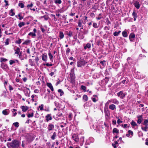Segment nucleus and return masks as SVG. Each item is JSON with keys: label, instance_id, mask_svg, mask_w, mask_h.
I'll use <instances>...</instances> for the list:
<instances>
[{"label": "nucleus", "instance_id": "f257e3e1", "mask_svg": "<svg viewBox=\"0 0 148 148\" xmlns=\"http://www.w3.org/2000/svg\"><path fill=\"white\" fill-rule=\"evenodd\" d=\"M20 144V143L18 140H14L12 143H8L7 145L8 147H18Z\"/></svg>", "mask_w": 148, "mask_h": 148}, {"label": "nucleus", "instance_id": "f03ea898", "mask_svg": "<svg viewBox=\"0 0 148 148\" xmlns=\"http://www.w3.org/2000/svg\"><path fill=\"white\" fill-rule=\"evenodd\" d=\"M74 69H71V72L70 74L71 79L70 80V82L72 84H74L75 81V75L74 74Z\"/></svg>", "mask_w": 148, "mask_h": 148}, {"label": "nucleus", "instance_id": "7ed1b4c3", "mask_svg": "<svg viewBox=\"0 0 148 148\" xmlns=\"http://www.w3.org/2000/svg\"><path fill=\"white\" fill-rule=\"evenodd\" d=\"M126 94L123 92V91H121L118 92L117 94L118 97L121 99H123L125 96Z\"/></svg>", "mask_w": 148, "mask_h": 148}, {"label": "nucleus", "instance_id": "20e7f679", "mask_svg": "<svg viewBox=\"0 0 148 148\" xmlns=\"http://www.w3.org/2000/svg\"><path fill=\"white\" fill-rule=\"evenodd\" d=\"M133 3L135 7L137 9H138L140 7V4L139 2L137 1L134 0Z\"/></svg>", "mask_w": 148, "mask_h": 148}, {"label": "nucleus", "instance_id": "39448f33", "mask_svg": "<svg viewBox=\"0 0 148 148\" xmlns=\"http://www.w3.org/2000/svg\"><path fill=\"white\" fill-rule=\"evenodd\" d=\"M83 65V59L80 58L77 62V66L79 67L82 66Z\"/></svg>", "mask_w": 148, "mask_h": 148}, {"label": "nucleus", "instance_id": "423d86ee", "mask_svg": "<svg viewBox=\"0 0 148 148\" xmlns=\"http://www.w3.org/2000/svg\"><path fill=\"white\" fill-rule=\"evenodd\" d=\"M72 138L75 141L77 142L79 141V138L78 136L75 134H73L72 136Z\"/></svg>", "mask_w": 148, "mask_h": 148}, {"label": "nucleus", "instance_id": "0eeeda50", "mask_svg": "<svg viewBox=\"0 0 148 148\" xmlns=\"http://www.w3.org/2000/svg\"><path fill=\"white\" fill-rule=\"evenodd\" d=\"M10 110L8 109H5L2 111V113L3 114L5 115H8L10 113Z\"/></svg>", "mask_w": 148, "mask_h": 148}, {"label": "nucleus", "instance_id": "6e6552de", "mask_svg": "<svg viewBox=\"0 0 148 148\" xmlns=\"http://www.w3.org/2000/svg\"><path fill=\"white\" fill-rule=\"evenodd\" d=\"M129 37L130 41H133L135 38V35L134 33H131L130 34Z\"/></svg>", "mask_w": 148, "mask_h": 148}, {"label": "nucleus", "instance_id": "1a4fd4ad", "mask_svg": "<svg viewBox=\"0 0 148 148\" xmlns=\"http://www.w3.org/2000/svg\"><path fill=\"white\" fill-rule=\"evenodd\" d=\"M54 126L52 124H50L48 126L47 129L49 131L52 130L53 129Z\"/></svg>", "mask_w": 148, "mask_h": 148}, {"label": "nucleus", "instance_id": "9d476101", "mask_svg": "<svg viewBox=\"0 0 148 148\" xmlns=\"http://www.w3.org/2000/svg\"><path fill=\"white\" fill-rule=\"evenodd\" d=\"M133 132L132 131L129 130L128 131V134H126V136L128 137L131 138L133 135Z\"/></svg>", "mask_w": 148, "mask_h": 148}, {"label": "nucleus", "instance_id": "9b49d317", "mask_svg": "<svg viewBox=\"0 0 148 148\" xmlns=\"http://www.w3.org/2000/svg\"><path fill=\"white\" fill-rule=\"evenodd\" d=\"M142 115L138 116H137V118H138V120L137 121V123L138 124H140L142 120Z\"/></svg>", "mask_w": 148, "mask_h": 148}, {"label": "nucleus", "instance_id": "f8f14e48", "mask_svg": "<svg viewBox=\"0 0 148 148\" xmlns=\"http://www.w3.org/2000/svg\"><path fill=\"white\" fill-rule=\"evenodd\" d=\"M47 86L49 87L51 90L53 91L54 90L53 86L51 83H47Z\"/></svg>", "mask_w": 148, "mask_h": 148}, {"label": "nucleus", "instance_id": "ddd939ff", "mask_svg": "<svg viewBox=\"0 0 148 148\" xmlns=\"http://www.w3.org/2000/svg\"><path fill=\"white\" fill-rule=\"evenodd\" d=\"M94 141V139L92 137H90L88 139L86 140V143L88 144L91 142H93Z\"/></svg>", "mask_w": 148, "mask_h": 148}, {"label": "nucleus", "instance_id": "4468645a", "mask_svg": "<svg viewBox=\"0 0 148 148\" xmlns=\"http://www.w3.org/2000/svg\"><path fill=\"white\" fill-rule=\"evenodd\" d=\"M131 125L132 126V127L134 128L135 127H138V125L136 122L134 121H132L131 123Z\"/></svg>", "mask_w": 148, "mask_h": 148}, {"label": "nucleus", "instance_id": "2eb2a0df", "mask_svg": "<svg viewBox=\"0 0 148 148\" xmlns=\"http://www.w3.org/2000/svg\"><path fill=\"white\" fill-rule=\"evenodd\" d=\"M47 56L46 53H44L42 54V60L44 61H46L47 60Z\"/></svg>", "mask_w": 148, "mask_h": 148}, {"label": "nucleus", "instance_id": "dca6fc26", "mask_svg": "<svg viewBox=\"0 0 148 148\" xmlns=\"http://www.w3.org/2000/svg\"><path fill=\"white\" fill-rule=\"evenodd\" d=\"M16 47V49L14 50V51H15V54L19 55L20 52V48L17 47Z\"/></svg>", "mask_w": 148, "mask_h": 148}, {"label": "nucleus", "instance_id": "f3484780", "mask_svg": "<svg viewBox=\"0 0 148 148\" xmlns=\"http://www.w3.org/2000/svg\"><path fill=\"white\" fill-rule=\"evenodd\" d=\"M21 109L23 112H25L29 108L27 106H23L21 107Z\"/></svg>", "mask_w": 148, "mask_h": 148}, {"label": "nucleus", "instance_id": "a211bd4d", "mask_svg": "<svg viewBox=\"0 0 148 148\" xmlns=\"http://www.w3.org/2000/svg\"><path fill=\"white\" fill-rule=\"evenodd\" d=\"M109 108L112 110H114L116 109L115 106L113 104H112L109 106Z\"/></svg>", "mask_w": 148, "mask_h": 148}, {"label": "nucleus", "instance_id": "6ab92c4d", "mask_svg": "<svg viewBox=\"0 0 148 148\" xmlns=\"http://www.w3.org/2000/svg\"><path fill=\"white\" fill-rule=\"evenodd\" d=\"M112 102L118 105L119 103V101L116 99H112Z\"/></svg>", "mask_w": 148, "mask_h": 148}, {"label": "nucleus", "instance_id": "aec40b11", "mask_svg": "<svg viewBox=\"0 0 148 148\" xmlns=\"http://www.w3.org/2000/svg\"><path fill=\"white\" fill-rule=\"evenodd\" d=\"M127 61L130 65H131L133 62V60L130 57H128L127 59Z\"/></svg>", "mask_w": 148, "mask_h": 148}, {"label": "nucleus", "instance_id": "412c9836", "mask_svg": "<svg viewBox=\"0 0 148 148\" xmlns=\"http://www.w3.org/2000/svg\"><path fill=\"white\" fill-rule=\"evenodd\" d=\"M46 121L47 122H48L49 121L51 120L52 119V117L51 115L49 114H47L46 116Z\"/></svg>", "mask_w": 148, "mask_h": 148}, {"label": "nucleus", "instance_id": "4be33fe9", "mask_svg": "<svg viewBox=\"0 0 148 148\" xmlns=\"http://www.w3.org/2000/svg\"><path fill=\"white\" fill-rule=\"evenodd\" d=\"M141 129L142 130L145 131H148V126H145V127L142 126L141 127Z\"/></svg>", "mask_w": 148, "mask_h": 148}, {"label": "nucleus", "instance_id": "5701e85b", "mask_svg": "<svg viewBox=\"0 0 148 148\" xmlns=\"http://www.w3.org/2000/svg\"><path fill=\"white\" fill-rule=\"evenodd\" d=\"M59 37L60 39L63 38L64 37L63 33L61 32H60Z\"/></svg>", "mask_w": 148, "mask_h": 148}, {"label": "nucleus", "instance_id": "b1692460", "mask_svg": "<svg viewBox=\"0 0 148 148\" xmlns=\"http://www.w3.org/2000/svg\"><path fill=\"white\" fill-rule=\"evenodd\" d=\"M1 67L3 69H6L7 68L8 66L6 64L2 63L1 64Z\"/></svg>", "mask_w": 148, "mask_h": 148}, {"label": "nucleus", "instance_id": "393cba45", "mask_svg": "<svg viewBox=\"0 0 148 148\" xmlns=\"http://www.w3.org/2000/svg\"><path fill=\"white\" fill-rule=\"evenodd\" d=\"M28 35L31 36L33 38H34L35 37H36V34L33 32H30L28 34Z\"/></svg>", "mask_w": 148, "mask_h": 148}, {"label": "nucleus", "instance_id": "a878e982", "mask_svg": "<svg viewBox=\"0 0 148 148\" xmlns=\"http://www.w3.org/2000/svg\"><path fill=\"white\" fill-rule=\"evenodd\" d=\"M15 14V13L14 12V10L11 9L9 12L10 15L11 16H14Z\"/></svg>", "mask_w": 148, "mask_h": 148}, {"label": "nucleus", "instance_id": "bb28decb", "mask_svg": "<svg viewBox=\"0 0 148 148\" xmlns=\"http://www.w3.org/2000/svg\"><path fill=\"white\" fill-rule=\"evenodd\" d=\"M64 10L63 8H62L61 9L57 10L56 12L58 13H62L64 12Z\"/></svg>", "mask_w": 148, "mask_h": 148}, {"label": "nucleus", "instance_id": "cd10ccee", "mask_svg": "<svg viewBox=\"0 0 148 148\" xmlns=\"http://www.w3.org/2000/svg\"><path fill=\"white\" fill-rule=\"evenodd\" d=\"M122 35L124 37H127L128 36V34L126 31H124L122 32Z\"/></svg>", "mask_w": 148, "mask_h": 148}, {"label": "nucleus", "instance_id": "c85d7f7f", "mask_svg": "<svg viewBox=\"0 0 148 148\" xmlns=\"http://www.w3.org/2000/svg\"><path fill=\"white\" fill-rule=\"evenodd\" d=\"M90 44L89 43H88L86 44V45L84 47V48L85 49H86L87 48L89 49L90 48Z\"/></svg>", "mask_w": 148, "mask_h": 148}, {"label": "nucleus", "instance_id": "c756f323", "mask_svg": "<svg viewBox=\"0 0 148 148\" xmlns=\"http://www.w3.org/2000/svg\"><path fill=\"white\" fill-rule=\"evenodd\" d=\"M54 3L57 4H61L62 1L61 0H55L54 1Z\"/></svg>", "mask_w": 148, "mask_h": 148}, {"label": "nucleus", "instance_id": "7c9ffc66", "mask_svg": "<svg viewBox=\"0 0 148 148\" xmlns=\"http://www.w3.org/2000/svg\"><path fill=\"white\" fill-rule=\"evenodd\" d=\"M113 133H115L116 134H118L119 133V130L117 128H114L113 130Z\"/></svg>", "mask_w": 148, "mask_h": 148}, {"label": "nucleus", "instance_id": "2f4dec72", "mask_svg": "<svg viewBox=\"0 0 148 148\" xmlns=\"http://www.w3.org/2000/svg\"><path fill=\"white\" fill-rule=\"evenodd\" d=\"M148 120L145 119L143 123V125L145 126H148Z\"/></svg>", "mask_w": 148, "mask_h": 148}, {"label": "nucleus", "instance_id": "473e14b6", "mask_svg": "<svg viewBox=\"0 0 148 148\" xmlns=\"http://www.w3.org/2000/svg\"><path fill=\"white\" fill-rule=\"evenodd\" d=\"M56 134L55 132L53 133V135L51 137V138L52 140L55 139L56 137Z\"/></svg>", "mask_w": 148, "mask_h": 148}, {"label": "nucleus", "instance_id": "72a5a7b5", "mask_svg": "<svg viewBox=\"0 0 148 148\" xmlns=\"http://www.w3.org/2000/svg\"><path fill=\"white\" fill-rule=\"evenodd\" d=\"M25 25V23L23 22H21L19 23L18 24V26L20 27H21L22 26H24Z\"/></svg>", "mask_w": 148, "mask_h": 148}, {"label": "nucleus", "instance_id": "f704fd0d", "mask_svg": "<svg viewBox=\"0 0 148 148\" xmlns=\"http://www.w3.org/2000/svg\"><path fill=\"white\" fill-rule=\"evenodd\" d=\"M121 32V31H119L118 32L116 31L114 33L113 35L114 36H117Z\"/></svg>", "mask_w": 148, "mask_h": 148}, {"label": "nucleus", "instance_id": "c9c22d12", "mask_svg": "<svg viewBox=\"0 0 148 148\" xmlns=\"http://www.w3.org/2000/svg\"><path fill=\"white\" fill-rule=\"evenodd\" d=\"M67 35L70 37H71L73 35V32L71 31H70L69 32H67Z\"/></svg>", "mask_w": 148, "mask_h": 148}, {"label": "nucleus", "instance_id": "e433bc0d", "mask_svg": "<svg viewBox=\"0 0 148 148\" xmlns=\"http://www.w3.org/2000/svg\"><path fill=\"white\" fill-rule=\"evenodd\" d=\"M13 125L16 127H18L19 126V123L18 122H16L13 123Z\"/></svg>", "mask_w": 148, "mask_h": 148}, {"label": "nucleus", "instance_id": "4c0bfd02", "mask_svg": "<svg viewBox=\"0 0 148 148\" xmlns=\"http://www.w3.org/2000/svg\"><path fill=\"white\" fill-rule=\"evenodd\" d=\"M48 55L50 59L51 60L53 58V56L52 54L51 53V52H49L48 53Z\"/></svg>", "mask_w": 148, "mask_h": 148}, {"label": "nucleus", "instance_id": "58836bf2", "mask_svg": "<svg viewBox=\"0 0 148 148\" xmlns=\"http://www.w3.org/2000/svg\"><path fill=\"white\" fill-rule=\"evenodd\" d=\"M10 39L9 38H7L6 40V41L5 42V45H8L9 44V42Z\"/></svg>", "mask_w": 148, "mask_h": 148}, {"label": "nucleus", "instance_id": "ea45409f", "mask_svg": "<svg viewBox=\"0 0 148 148\" xmlns=\"http://www.w3.org/2000/svg\"><path fill=\"white\" fill-rule=\"evenodd\" d=\"M44 105L43 104H41V105L39 106H38V108L40 109L41 111H42L44 110Z\"/></svg>", "mask_w": 148, "mask_h": 148}, {"label": "nucleus", "instance_id": "a19ab883", "mask_svg": "<svg viewBox=\"0 0 148 148\" xmlns=\"http://www.w3.org/2000/svg\"><path fill=\"white\" fill-rule=\"evenodd\" d=\"M73 115L72 114L70 113L69 115V121L71 120L72 118Z\"/></svg>", "mask_w": 148, "mask_h": 148}, {"label": "nucleus", "instance_id": "79ce46f5", "mask_svg": "<svg viewBox=\"0 0 148 148\" xmlns=\"http://www.w3.org/2000/svg\"><path fill=\"white\" fill-rule=\"evenodd\" d=\"M33 5V4L31 3L30 4L27 5V7L28 9H29V8H32Z\"/></svg>", "mask_w": 148, "mask_h": 148}, {"label": "nucleus", "instance_id": "37998d69", "mask_svg": "<svg viewBox=\"0 0 148 148\" xmlns=\"http://www.w3.org/2000/svg\"><path fill=\"white\" fill-rule=\"evenodd\" d=\"M19 6L21 8H23L24 7V4L22 3H19Z\"/></svg>", "mask_w": 148, "mask_h": 148}, {"label": "nucleus", "instance_id": "c03bdc74", "mask_svg": "<svg viewBox=\"0 0 148 148\" xmlns=\"http://www.w3.org/2000/svg\"><path fill=\"white\" fill-rule=\"evenodd\" d=\"M111 102H112L111 99L110 100H108L106 103V105L108 106L110 103H111Z\"/></svg>", "mask_w": 148, "mask_h": 148}, {"label": "nucleus", "instance_id": "a18cd8bd", "mask_svg": "<svg viewBox=\"0 0 148 148\" xmlns=\"http://www.w3.org/2000/svg\"><path fill=\"white\" fill-rule=\"evenodd\" d=\"M28 118L32 117H33L34 116V113L32 112L31 114H29L27 115Z\"/></svg>", "mask_w": 148, "mask_h": 148}, {"label": "nucleus", "instance_id": "49530a36", "mask_svg": "<svg viewBox=\"0 0 148 148\" xmlns=\"http://www.w3.org/2000/svg\"><path fill=\"white\" fill-rule=\"evenodd\" d=\"M9 62H10V65H12L13 64L15 63V60H10Z\"/></svg>", "mask_w": 148, "mask_h": 148}, {"label": "nucleus", "instance_id": "de8ad7c7", "mask_svg": "<svg viewBox=\"0 0 148 148\" xmlns=\"http://www.w3.org/2000/svg\"><path fill=\"white\" fill-rule=\"evenodd\" d=\"M55 71L54 72H51L50 74L49 75L51 76L52 77L53 75H54L55 72H56V69H54Z\"/></svg>", "mask_w": 148, "mask_h": 148}, {"label": "nucleus", "instance_id": "09e8293b", "mask_svg": "<svg viewBox=\"0 0 148 148\" xmlns=\"http://www.w3.org/2000/svg\"><path fill=\"white\" fill-rule=\"evenodd\" d=\"M21 42V39H19L18 40H17L15 42V43L17 44H20Z\"/></svg>", "mask_w": 148, "mask_h": 148}, {"label": "nucleus", "instance_id": "8fccbe9b", "mask_svg": "<svg viewBox=\"0 0 148 148\" xmlns=\"http://www.w3.org/2000/svg\"><path fill=\"white\" fill-rule=\"evenodd\" d=\"M132 15L133 17H137V14L134 12L132 13Z\"/></svg>", "mask_w": 148, "mask_h": 148}, {"label": "nucleus", "instance_id": "3c124183", "mask_svg": "<svg viewBox=\"0 0 148 148\" xmlns=\"http://www.w3.org/2000/svg\"><path fill=\"white\" fill-rule=\"evenodd\" d=\"M93 26L95 28H97L98 27L97 24V23H93Z\"/></svg>", "mask_w": 148, "mask_h": 148}, {"label": "nucleus", "instance_id": "603ef678", "mask_svg": "<svg viewBox=\"0 0 148 148\" xmlns=\"http://www.w3.org/2000/svg\"><path fill=\"white\" fill-rule=\"evenodd\" d=\"M4 2L5 3V6H8L9 5L8 3V1L5 0Z\"/></svg>", "mask_w": 148, "mask_h": 148}, {"label": "nucleus", "instance_id": "864d4df0", "mask_svg": "<svg viewBox=\"0 0 148 148\" xmlns=\"http://www.w3.org/2000/svg\"><path fill=\"white\" fill-rule=\"evenodd\" d=\"M25 95L26 96L28 97L29 96V94L28 92V91H25Z\"/></svg>", "mask_w": 148, "mask_h": 148}, {"label": "nucleus", "instance_id": "5fc2aeb1", "mask_svg": "<svg viewBox=\"0 0 148 148\" xmlns=\"http://www.w3.org/2000/svg\"><path fill=\"white\" fill-rule=\"evenodd\" d=\"M88 97L87 95H84V100L85 101H86L88 100Z\"/></svg>", "mask_w": 148, "mask_h": 148}, {"label": "nucleus", "instance_id": "6e6d98bb", "mask_svg": "<svg viewBox=\"0 0 148 148\" xmlns=\"http://www.w3.org/2000/svg\"><path fill=\"white\" fill-rule=\"evenodd\" d=\"M70 51V49L69 48H68L66 51V54L69 53Z\"/></svg>", "mask_w": 148, "mask_h": 148}, {"label": "nucleus", "instance_id": "4d7b16f0", "mask_svg": "<svg viewBox=\"0 0 148 148\" xmlns=\"http://www.w3.org/2000/svg\"><path fill=\"white\" fill-rule=\"evenodd\" d=\"M100 63L103 66L105 64L106 62L105 61H100Z\"/></svg>", "mask_w": 148, "mask_h": 148}, {"label": "nucleus", "instance_id": "13d9d810", "mask_svg": "<svg viewBox=\"0 0 148 148\" xmlns=\"http://www.w3.org/2000/svg\"><path fill=\"white\" fill-rule=\"evenodd\" d=\"M114 144H112V145L114 147V148H115V147H116L115 145L118 144V142L117 141H115L114 142Z\"/></svg>", "mask_w": 148, "mask_h": 148}, {"label": "nucleus", "instance_id": "bf43d9fd", "mask_svg": "<svg viewBox=\"0 0 148 148\" xmlns=\"http://www.w3.org/2000/svg\"><path fill=\"white\" fill-rule=\"evenodd\" d=\"M18 16L19 17V19L20 20H21L23 18V17L20 14H18Z\"/></svg>", "mask_w": 148, "mask_h": 148}, {"label": "nucleus", "instance_id": "052dcab7", "mask_svg": "<svg viewBox=\"0 0 148 148\" xmlns=\"http://www.w3.org/2000/svg\"><path fill=\"white\" fill-rule=\"evenodd\" d=\"M25 44L27 45L30 42V40H27L25 41Z\"/></svg>", "mask_w": 148, "mask_h": 148}, {"label": "nucleus", "instance_id": "680f3d73", "mask_svg": "<svg viewBox=\"0 0 148 148\" xmlns=\"http://www.w3.org/2000/svg\"><path fill=\"white\" fill-rule=\"evenodd\" d=\"M145 77V75H142V77L140 76V77H138L137 78L140 79H143Z\"/></svg>", "mask_w": 148, "mask_h": 148}, {"label": "nucleus", "instance_id": "e2e57ef3", "mask_svg": "<svg viewBox=\"0 0 148 148\" xmlns=\"http://www.w3.org/2000/svg\"><path fill=\"white\" fill-rule=\"evenodd\" d=\"M117 123L119 124H120V123H121L122 122V121H121L120 119H119L118 120H117Z\"/></svg>", "mask_w": 148, "mask_h": 148}, {"label": "nucleus", "instance_id": "0e129e2a", "mask_svg": "<svg viewBox=\"0 0 148 148\" xmlns=\"http://www.w3.org/2000/svg\"><path fill=\"white\" fill-rule=\"evenodd\" d=\"M112 124L115 125L116 124V121L115 120H113L112 121Z\"/></svg>", "mask_w": 148, "mask_h": 148}, {"label": "nucleus", "instance_id": "69168bd1", "mask_svg": "<svg viewBox=\"0 0 148 148\" xmlns=\"http://www.w3.org/2000/svg\"><path fill=\"white\" fill-rule=\"evenodd\" d=\"M7 59H6L5 58H1V62H5L6 61Z\"/></svg>", "mask_w": 148, "mask_h": 148}, {"label": "nucleus", "instance_id": "338daca9", "mask_svg": "<svg viewBox=\"0 0 148 148\" xmlns=\"http://www.w3.org/2000/svg\"><path fill=\"white\" fill-rule=\"evenodd\" d=\"M122 125L123 127L125 128L126 127L127 125V124H125L124 125Z\"/></svg>", "mask_w": 148, "mask_h": 148}, {"label": "nucleus", "instance_id": "774afa93", "mask_svg": "<svg viewBox=\"0 0 148 148\" xmlns=\"http://www.w3.org/2000/svg\"><path fill=\"white\" fill-rule=\"evenodd\" d=\"M9 87V89L10 90H12L13 89V88L12 87V86H11L10 85Z\"/></svg>", "mask_w": 148, "mask_h": 148}]
</instances>
